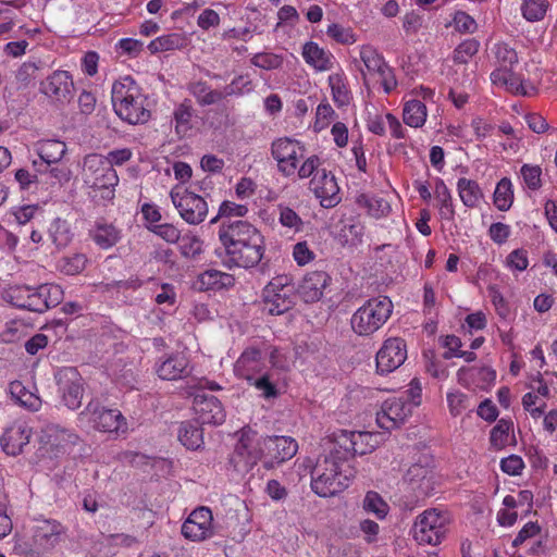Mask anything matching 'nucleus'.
I'll use <instances>...</instances> for the list:
<instances>
[{
    "mask_svg": "<svg viewBox=\"0 0 557 557\" xmlns=\"http://www.w3.org/2000/svg\"><path fill=\"white\" fill-rule=\"evenodd\" d=\"M218 237L221 247L216 249V253L228 269L255 268L264 256V237L247 221L224 220L219 227Z\"/></svg>",
    "mask_w": 557,
    "mask_h": 557,
    "instance_id": "obj_1",
    "label": "nucleus"
},
{
    "mask_svg": "<svg viewBox=\"0 0 557 557\" xmlns=\"http://www.w3.org/2000/svg\"><path fill=\"white\" fill-rule=\"evenodd\" d=\"M335 447L329 446L327 453L319 456L311 470V488L320 497H331L349 486L356 470Z\"/></svg>",
    "mask_w": 557,
    "mask_h": 557,
    "instance_id": "obj_2",
    "label": "nucleus"
},
{
    "mask_svg": "<svg viewBox=\"0 0 557 557\" xmlns=\"http://www.w3.org/2000/svg\"><path fill=\"white\" fill-rule=\"evenodd\" d=\"M111 94L114 112L121 120L131 125L145 124L150 120L147 97L131 76L116 81Z\"/></svg>",
    "mask_w": 557,
    "mask_h": 557,
    "instance_id": "obj_3",
    "label": "nucleus"
},
{
    "mask_svg": "<svg viewBox=\"0 0 557 557\" xmlns=\"http://www.w3.org/2000/svg\"><path fill=\"white\" fill-rule=\"evenodd\" d=\"M82 177L85 186L92 189L94 198L106 202L113 200L119 176L112 164L103 156L91 153L84 158Z\"/></svg>",
    "mask_w": 557,
    "mask_h": 557,
    "instance_id": "obj_4",
    "label": "nucleus"
},
{
    "mask_svg": "<svg viewBox=\"0 0 557 557\" xmlns=\"http://www.w3.org/2000/svg\"><path fill=\"white\" fill-rule=\"evenodd\" d=\"M63 297L59 285H15L8 289L7 298L16 308L42 313L58 306Z\"/></svg>",
    "mask_w": 557,
    "mask_h": 557,
    "instance_id": "obj_5",
    "label": "nucleus"
},
{
    "mask_svg": "<svg viewBox=\"0 0 557 557\" xmlns=\"http://www.w3.org/2000/svg\"><path fill=\"white\" fill-rule=\"evenodd\" d=\"M393 308L392 300L386 296L370 298L351 315L352 331L359 336L374 334L391 318Z\"/></svg>",
    "mask_w": 557,
    "mask_h": 557,
    "instance_id": "obj_6",
    "label": "nucleus"
},
{
    "mask_svg": "<svg viewBox=\"0 0 557 557\" xmlns=\"http://www.w3.org/2000/svg\"><path fill=\"white\" fill-rule=\"evenodd\" d=\"M260 460H264L262 436L250 428L238 432V440L230 457V463L238 472L250 471Z\"/></svg>",
    "mask_w": 557,
    "mask_h": 557,
    "instance_id": "obj_7",
    "label": "nucleus"
},
{
    "mask_svg": "<svg viewBox=\"0 0 557 557\" xmlns=\"http://www.w3.org/2000/svg\"><path fill=\"white\" fill-rule=\"evenodd\" d=\"M449 522L448 512L428 509L416 519L413 539L421 545H438L446 536Z\"/></svg>",
    "mask_w": 557,
    "mask_h": 557,
    "instance_id": "obj_8",
    "label": "nucleus"
},
{
    "mask_svg": "<svg viewBox=\"0 0 557 557\" xmlns=\"http://www.w3.org/2000/svg\"><path fill=\"white\" fill-rule=\"evenodd\" d=\"M296 287L287 275L273 277L263 288L264 309L272 315L287 312L295 305Z\"/></svg>",
    "mask_w": 557,
    "mask_h": 557,
    "instance_id": "obj_9",
    "label": "nucleus"
},
{
    "mask_svg": "<svg viewBox=\"0 0 557 557\" xmlns=\"http://www.w3.org/2000/svg\"><path fill=\"white\" fill-rule=\"evenodd\" d=\"M85 418L95 430L100 432L125 433L127 431V422L121 411L106 408L97 399H91L78 414L79 420Z\"/></svg>",
    "mask_w": 557,
    "mask_h": 557,
    "instance_id": "obj_10",
    "label": "nucleus"
},
{
    "mask_svg": "<svg viewBox=\"0 0 557 557\" xmlns=\"http://www.w3.org/2000/svg\"><path fill=\"white\" fill-rule=\"evenodd\" d=\"M372 440L373 435L369 432L339 430L332 434L327 443L337 449L343 459L350 462L356 455H366L375 448Z\"/></svg>",
    "mask_w": 557,
    "mask_h": 557,
    "instance_id": "obj_11",
    "label": "nucleus"
},
{
    "mask_svg": "<svg viewBox=\"0 0 557 557\" xmlns=\"http://www.w3.org/2000/svg\"><path fill=\"white\" fill-rule=\"evenodd\" d=\"M170 197L180 216L190 225H198L208 215L206 200L186 188L175 187L171 190Z\"/></svg>",
    "mask_w": 557,
    "mask_h": 557,
    "instance_id": "obj_12",
    "label": "nucleus"
},
{
    "mask_svg": "<svg viewBox=\"0 0 557 557\" xmlns=\"http://www.w3.org/2000/svg\"><path fill=\"white\" fill-rule=\"evenodd\" d=\"M58 393L64 406L77 410L85 393L84 379L74 367H63L54 373Z\"/></svg>",
    "mask_w": 557,
    "mask_h": 557,
    "instance_id": "obj_13",
    "label": "nucleus"
},
{
    "mask_svg": "<svg viewBox=\"0 0 557 557\" xmlns=\"http://www.w3.org/2000/svg\"><path fill=\"white\" fill-rule=\"evenodd\" d=\"M271 154L277 162L278 172L289 177L296 174L299 161L305 158V147L298 140L282 137L272 143Z\"/></svg>",
    "mask_w": 557,
    "mask_h": 557,
    "instance_id": "obj_14",
    "label": "nucleus"
},
{
    "mask_svg": "<svg viewBox=\"0 0 557 557\" xmlns=\"http://www.w3.org/2000/svg\"><path fill=\"white\" fill-rule=\"evenodd\" d=\"M262 442L264 449L263 466L267 469H272L292 459L298 450V443L290 436H262Z\"/></svg>",
    "mask_w": 557,
    "mask_h": 557,
    "instance_id": "obj_15",
    "label": "nucleus"
},
{
    "mask_svg": "<svg viewBox=\"0 0 557 557\" xmlns=\"http://www.w3.org/2000/svg\"><path fill=\"white\" fill-rule=\"evenodd\" d=\"M412 413V405L404 397H391L386 399L376 413L377 425L392 431L399 428Z\"/></svg>",
    "mask_w": 557,
    "mask_h": 557,
    "instance_id": "obj_16",
    "label": "nucleus"
},
{
    "mask_svg": "<svg viewBox=\"0 0 557 557\" xmlns=\"http://www.w3.org/2000/svg\"><path fill=\"white\" fill-rule=\"evenodd\" d=\"M407 359V345L400 337L387 338L376 352V371L384 375L398 369Z\"/></svg>",
    "mask_w": 557,
    "mask_h": 557,
    "instance_id": "obj_17",
    "label": "nucleus"
},
{
    "mask_svg": "<svg viewBox=\"0 0 557 557\" xmlns=\"http://www.w3.org/2000/svg\"><path fill=\"white\" fill-rule=\"evenodd\" d=\"M309 189L323 208H334L341 202L339 187L335 176L325 169L318 171L309 183Z\"/></svg>",
    "mask_w": 557,
    "mask_h": 557,
    "instance_id": "obj_18",
    "label": "nucleus"
},
{
    "mask_svg": "<svg viewBox=\"0 0 557 557\" xmlns=\"http://www.w3.org/2000/svg\"><path fill=\"white\" fill-rule=\"evenodd\" d=\"M193 408L197 423L220 425L225 421V410L221 401L213 395L197 393Z\"/></svg>",
    "mask_w": 557,
    "mask_h": 557,
    "instance_id": "obj_19",
    "label": "nucleus"
},
{
    "mask_svg": "<svg viewBox=\"0 0 557 557\" xmlns=\"http://www.w3.org/2000/svg\"><path fill=\"white\" fill-rule=\"evenodd\" d=\"M212 512L207 507L191 511L182 525V534L191 541H205L213 535Z\"/></svg>",
    "mask_w": 557,
    "mask_h": 557,
    "instance_id": "obj_20",
    "label": "nucleus"
},
{
    "mask_svg": "<svg viewBox=\"0 0 557 557\" xmlns=\"http://www.w3.org/2000/svg\"><path fill=\"white\" fill-rule=\"evenodd\" d=\"M34 546L49 550L58 545L65 536V528L57 520H38L32 529Z\"/></svg>",
    "mask_w": 557,
    "mask_h": 557,
    "instance_id": "obj_21",
    "label": "nucleus"
},
{
    "mask_svg": "<svg viewBox=\"0 0 557 557\" xmlns=\"http://www.w3.org/2000/svg\"><path fill=\"white\" fill-rule=\"evenodd\" d=\"M74 82L67 71L57 70L40 83V91L48 98L65 102L73 96Z\"/></svg>",
    "mask_w": 557,
    "mask_h": 557,
    "instance_id": "obj_22",
    "label": "nucleus"
},
{
    "mask_svg": "<svg viewBox=\"0 0 557 557\" xmlns=\"http://www.w3.org/2000/svg\"><path fill=\"white\" fill-rule=\"evenodd\" d=\"M32 429L25 422H14L8 426L0 437V445L5 454L16 456L29 443Z\"/></svg>",
    "mask_w": 557,
    "mask_h": 557,
    "instance_id": "obj_23",
    "label": "nucleus"
},
{
    "mask_svg": "<svg viewBox=\"0 0 557 557\" xmlns=\"http://www.w3.org/2000/svg\"><path fill=\"white\" fill-rule=\"evenodd\" d=\"M264 368L262 351L256 347L246 348L234 364L236 376L252 382Z\"/></svg>",
    "mask_w": 557,
    "mask_h": 557,
    "instance_id": "obj_24",
    "label": "nucleus"
},
{
    "mask_svg": "<svg viewBox=\"0 0 557 557\" xmlns=\"http://www.w3.org/2000/svg\"><path fill=\"white\" fill-rule=\"evenodd\" d=\"M330 282L331 277L326 272L312 271L305 275L296 290L305 302H315L322 298Z\"/></svg>",
    "mask_w": 557,
    "mask_h": 557,
    "instance_id": "obj_25",
    "label": "nucleus"
},
{
    "mask_svg": "<svg viewBox=\"0 0 557 557\" xmlns=\"http://www.w3.org/2000/svg\"><path fill=\"white\" fill-rule=\"evenodd\" d=\"M188 363L185 355L173 354L156 363V372L162 380H181L189 374Z\"/></svg>",
    "mask_w": 557,
    "mask_h": 557,
    "instance_id": "obj_26",
    "label": "nucleus"
},
{
    "mask_svg": "<svg viewBox=\"0 0 557 557\" xmlns=\"http://www.w3.org/2000/svg\"><path fill=\"white\" fill-rule=\"evenodd\" d=\"M301 54L306 63L318 72L330 71L335 63L334 55L314 41H307L302 46Z\"/></svg>",
    "mask_w": 557,
    "mask_h": 557,
    "instance_id": "obj_27",
    "label": "nucleus"
},
{
    "mask_svg": "<svg viewBox=\"0 0 557 557\" xmlns=\"http://www.w3.org/2000/svg\"><path fill=\"white\" fill-rule=\"evenodd\" d=\"M89 236L101 249H109L116 245L122 237V231L113 223L106 220H97L89 231Z\"/></svg>",
    "mask_w": 557,
    "mask_h": 557,
    "instance_id": "obj_28",
    "label": "nucleus"
},
{
    "mask_svg": "<svg viewBox=\"0 0 557 557\" xmlns=\"http://www.w3.org/2000/svg\"><path fill=\"white\" fill-rule=\"evenodd\" d=\"M42 438L47 444L57 448H65L69 445H75L78 442V435L59 424L50 423L42 430Z\"/></svg>",
    "mask_w": 557,
    "mask_h": 557,
    "instance_id": "obj_29",
    "label": "nucleus"
},
{
    "mask_svg": "<svg viewBox=\"0 0 557 557\" xmlns=\"http://www.w3.org/2000/svg\"><path fill=\"white\" fill-rule=\"evenodd\" d=\"M234 277L228 273L210 269L198 275L197 284L200 290L221 289L233 285Z\"/></svg>",
    "mask_w": 557,
    "mask_h": 557,
    "instance_id": "obj_30",
    "label": "nucleus"
},
{
    "mask_svg": "<svg viewBox=\"0 0 557 557\" xmlns=\"http://www.w3.org/2000/svg\"><path fill=\"white\" fill-rule=\"evenodd\" d=\"M37 153L40 160L49 168L53 163H58L66 152V145L57 139L41 140L37 144Z\"/></svg>",
    "mask_w": 557,
    "mask_h": 557,
    "instance_id": "obj_31",
    "label": "nucleus"
},
{
    "mask_svg": "<svg viewBox=\"0 0 557 557\" xmlns=\"http://www.w3.org/2000/svg\"><path fill=\"white\" fill-rule=\"evenodd\" d=\"M428 117L426 106L418 100L411 99L405 102L403 109V120L410 127H422Z\"/></svg>",
    "mask_w": 557,
    "mask_h": 557,
    "instance_id": "obj_32",
    "label": "nucleus"
},
{
    "mask_svg": "<svg viewBox=\"0 0 557 557\" xmlns=\"http://www.w3.org/2000/svg\"><path fill=\"white\" fill-rule=\"evenodd\" d=\"M329 86L332 99L337 107L348 106L351 100V92L348 88L347 78L343 72L333 73L329 76Z\"/></svg>",
    "mask_w": 557,
    "mask_h": 557,
    "instance_id": "obj_33",
    "label": "nucleus"
},
{
    "mask_svg": "<svg viewBox=\"0 0 557 557\" xmlns=\"http://www.w3.org/2000/svg\"><path fill=\"white\" fill-rule=\"evenodd\" d=\"M457 189L462 203L468 208H475L483 199V191L479 184L466 177L457 182Z\"/></svg>",
    "mask_w": 557,
    "mask_h": 557,
    "instance_id": "obj_34",
    "label": "nucleus"
},
{
    "mask_svg": "<svg viewBox=\"0 0 557 557\" xmlns=\"http://www.w3.org/2000/svg\"><path fill=\"white\" fill-rule=\"evenodd\" d=\"M178 440L187 448L196 450L203 445V433L197 422H182L178 429Z\"/></svg>",
    "mask_w": 557,
    "mask_h": 557,
    "instance_id": "obj_35",
    "label": "nucleus"
},
{
    "mask_svg": "<svg viewBox=\"0 0 557 557\" xmlns=\"http://www.w3.org/2000/svg\"><path fill=\"white\" fill-rule=\"evenodd\" d=\"M435 198L438 202L437 207L441 219L453 221L455 219L453 197L443 180H437L435 184Z\"/></svg>",
    "mask_w": 557,
    "mask_h": 557,
    "instance_id": "obj_36",
    "label": "nucleus"
},
{
    "mask_svg": "<svg viewBox=\"0 0 557 557\" xmlns=\"http://www.w3.org/2000/svg\"><path fill=\"white\" fill-rule=\"evenodd\" d=\"M188 90L201 106L214 104L225 98L221 90H213L206 82L201 81L190 83Z\"/></svg>",
    "mask_w": 557,
    "mask_h": 557,
    "instance_id": "obj_37",
    "label": "nucleus"
},
{
    "mask_svg": "<svg viewBox=\"0 0 557 557\" xmlns=\"http://www.w3.org/2000/svg\"><path fill=\"white\" fill-rule=\"evenodd\" d=\"M48 235L58 248L66 247L73 237L70 225L65 220L55 218L49 225Z\"/></svg>",
    "mask_w": 557,
    "mask_h": 557,
    "instance_id": "obj_38",
    "label": "nucleus"
},
{
    "mask_svg": "<svg viewBox=\"0 0 557 557\" xmlns=\"http://www.w3.org/2000/svg\"><path fill=\"white\" fill-rule=\"evenodd\" d=\"M175 121V131L180 136H185L191 128V119L194 109L189 100L180 103L173 112Z\"/></svg>",
    "mask_w": 557,
    "mask_h": 557,
    "instance_id": "obj_39",
    "label": "nucleus"
},
{
    "mask_svg": "<svg viewBox=\"0 0 557 557\" xmlns=\"http://www.w3.org/2000/svg\"><path fill=\"white\" fill-rule=\"evenodd\" d=\"M185 38L177 33H171L151 40L148 50L154 54L158 52L180 49L184 46Z\"/></svg>",
    "mask_w": 557,
    "mask_h": 557,
    "instance_id": "obj_40",
    "label": "nucleus"
},
{
    "mask_svg": "<svg viewBox=\"0 0 557 557\" xmlns=\"http://www.w3.org/2000/svg\"><path fill=\"white\" fill-rule=\"evenodd\" d=\"M367 71L371 74H379L387 65L384 57L371 45H363L359 52Z\"/></svg>",
    "mask_w": 557,
    "mask_h": 557,
    "instance_id": "obj_41",
    "label": "nucleus"
},
{
    "mask_svg": "<svg viewBox=\"0 0 557 557\" xmlns=\"http://www.w3.org/2000/svg\"><path fill=\"white\" fill-rule=\"evenodd\" d=\"M362 508L368 513L374 515L377 519H384L389 511L388 504L374 491L367 492L362 502Z\"/></svg>",
    "mask_w": 557,
    "mask_h": 557,
    "instance_id": "obj_42",
    "label": "nucleus"
},
{
    "mask_svg": "<svg viewBox=\"0 0 557 557\" xmlns=\"http://www.w3.org/2000/svg\"><path fill=\"white\" fill-rule=\"evenodd\" d=\"M513 201V190L511 181L507 177L502 178L494 191V205L500 211H507Z\"/></svg>",
    "mask_w": 557,
    "mask_h": 557,
    "instance_id": "obj_43",
    "label": "nucleus"
},
{
    "mask_svg": "<svg viewBox=\"0 0 557 557\" xmlns=\"http://www.w3.org/2000/svg\"><path fill=\"white\" fill-rule=\"evenodd\" d=\"M548 7V0H523L520 10L528 22H539L544 18Z\"/></svg>",
    "mask_w": 557,
    "mask_h": 557,
    "instance_id": "obj_44",
    "label": "nucleus"
},
{
    "mask_svg": "<svg viewBox=\"0 0 557 557\" xmlns=\"http://www.w3.org/2000/svg\"><path fill=\"white\" fill-rule=\"evenodd\" d=\"M278 222L280 224L293 231L294 233L304 230V221L300 215L290 207L280 203L277 205Z\"/></svg>",
    "mask_w": 557,
    "mask_h": 557,
    "instance_id": "obj_45",
    "label": "nucleus"
},
{
    "mask_svg": "<svg viewBox=\"0 0 557 557\" xmlns=\"http://www.w3.org/2000/svg\"><path fill=\"white\" fill-rule=\"evenodd\" d=\"M512 426L513 424L510 420L500 419L492 429L490 443L495 449H503L507 446Z\"/></svg>",
    "mask_w": 557,
    "mask_h": 557,
    "instance_id": "obj_46",
    "label": "nucleus"
},
{
    "mask_svg": "<svg viewBox=\"0 0 557 557\" xmlns=\"http://www.w3.org/2000/svg\"><path fill=\"white\" fill-rule=\"evenodd\" d=\"M358 202L363 205L368 209V213L375 219L386 216L391 212V205L382 197H367L362 195Z\"/></svg>",
    "mask_w": 557,
    "mask_h": 557,
    "instance_id": "obj_47",
    "label": "nucleus"
},
{
    "mask_svg": "<svg viewBox=\"0 0 557 557\" xmlns=\"http://www.w3.org/2000/svg\"><path fill=\"white\" fill-rule=\"evenodd\" d=\"M250 63L265 71H274L283 66L284 55L273 52H258L251 57Z\"/></svg>",
    "mask_w": 557,
    "mask_h": 557,
    "instance_id": "obj_48",
    "label": "nucleus"
},
{
    "mask_svg": "<svg viewBox=\"0 0 557 557\" xmlns=\"http://www.w3.org/2000/svg\"><path fill=\"white\" fill-rule=\"evenodd\" d=\"M87 263V258L83 253H73L61 258L58 262L59 270L66 275H76L81 273Z\"/></svg>",
    "mask_w": 557,
    "mask_h": 557,
    "instance_id": "obj_49",
    "label": "nucleus"
},
{
    "mask_svg": "<svg viewBox=\"0 0 557 557\" xmlns=\"http://www.w3.org/2000/svg\"><path fill=\"white\" fill-rule=\"evenodd\" d=\"M480 42L474 38H469L460 42L454 50L453 60L458 64H466L478 53Z\"/></svg>",
    "mask_w": 557,
    "mask_h": 557,
    "instance_id": "obj_50",
    "label": "nucleus"
},
{
    "mask_svg": "<svg viewBox=\"0 0 557 557\" xmlns=\"http://www.w3.org/2000/svg\"><path fill=\"white\" fill-rule=\"evenodd\" d=\"M178 248L183 257L194 259L202 252V240L194 234H185L178 240Z\"/></svg>",
    "mask_w": 557,
    "mask_h": 557,
    "instance_id": "obj_51",
    "label": "nucleus"
},
{
    "mask_svg": "<svg viewBox=\"0 0 557 557\" xmlns=\"http://www.w3.org/2000/svg\"><path fill=\"white\" fill-rule=\"evenodd\" d=\"M499 66L511 69L518 63V54L513 48L506 42H498L492 49Z\"/></svg>",
    "mask_w": 557,
    "mask_h": 557,
    "instance_id": "obj_52",
    "label": "nucleus"
},
{
    "mask_svg": "<svg viewBox=\"0 0 557 557\" xmlns=\"http://www.w3.org/2000/svg\"><path fill=\"white\" fill-rule=\"evenodd\" d=\"M326 34L333 40L342 45H351L357 41L356 35L350 27L333 23L327 26Z\"/></svg>",
    "mask_w": 557,
    "mask_h": 557,
    "instance_id": "obj_53",
    "label": "nucleus"
},
{
    "mask_svg": "<svg viewBox=\"0 0 557 557\" xmlns=\"http://www.w3.org/2000/svg\"><path fill=\"white\" fill-rule=\"evenodd\" d=\"M520 175L525 186L531 190H537L542 186V169L540 165L523 164Z\"/></svg>",
    "mask_w": 557,
    "mask_h": 557,
    "instance_id": "obj_54",
    "label": "nucleus"
},
{
    "mask_svg": "<svg viewBox=\"0 0 557 557\" xmlns=\"http://www.w3.org/2000/svg\"><path fill=\"white\" fill-rule=\"evenodd\" d=\"M248 383L255 386L264 398L276 397L278 394L276 385L272 380V374L269 372L261 373L259 376H256L252 382Z\"/></svg>",
    "mask_w": 557,
    "mask_h": 557,
    "instance_id": "obj_55",
    "label": "nucleus"
},
{
    "mask_svg": "<svg viewBox=\"0 0 557 557\" xmlns=\"http://www.w3.org/2000/svg\"><path fill=\"white\" fill-rule=\"evenodd\" d=\"M41 61H27L24 62L16 71V79L23 86L29 85L37 78L38 71L41 69Z\"/></svg>",
    "mask_w": 557,
    "mask_h": 557,
    "instance_id": "obj_56",
    "label": "nucleus"
},
{
    "mask_svg": "<svg viewBox=\"0 0 557 557\" xmlns=\"http://www.w3.org/2000/svg\"><path fill=\"white\" fill-rule=\"evenodd\" d=\"M248 208L245 205L235 203L233 201L225 200L219 208V213L214 216L210 223L214 224L221 218H243L247 214Z\"/></svg>",
    "mask_w": 557,
    "mask_h": 557,
    "instance_id": "obj_57",
    "label": "nucleus"
},
{
    "mask_svg": "<svg viewBox=\"0 0 557 557\" xmlns=\"http://www.w3.org/2000/svg\"><path fill=\"white\" fill-rule=\"evenodd\" d=\"M447 403L449 412L457 417L470 407V398L468 395L455 391L447 394Z\"/></svg>",
    "mask_w": 557,
    "mask_h": 557,
    "instance_id": "obj_58",
    "label": "nucleus"
},
{
    "mask_svg": "<svg viewBox=\"0 0 557 557\" xmlns=\"http://www.w3.org/2000/svg\"><path fill=\"white\" fill-rule=\"evenodd\" d=\"M148 230L169 244H176L181 239L180 230L170 223L150 225Z\"/></svg>",
    "mask_w": 557,
    "mask_h": 557,
    "instance_id": "obj_59",
    "label": "nucleus"
},
{
    "mask_svg": "<svg viewBox=\"0 0 557 557\" xmlns=\"http://www.w3.org/2000/svg\"><path fill=\"white\" fill-rule=\"evenodd\" d=\"M335 116V111L327 101L321 102L315 112L314 129L322 131L330 125Z\"/></svg>",
    "mask_w": 557,
    "mask_h": 557,
    "instance_id": "obj_60",
    "label": "nucleus"
},
{
    "mask_svg": "<svg viewBox=\"0 0 557 557\" xmlns=\"http://www.w3.org/2000/svg\"><path fill=\"white\" fill-rule=\"evenodd\" d=\"M507 81L504 88L516 95L532 96L536 91L532 84H524L512 71Z\"/></svg>",
    "mask_w": 557,
    "mask_h": 557,
    "instance_id": "obj_61",
    "label": "nucleus"
},
{
    "mask_svg": "<svg viewBox=\"0 0 557 557\" xmlns=\"http://www.w3.org/2000/svg\"><path fill=\"white\" fill-rule=\"evenodd\" d=\"M454 27L460 33L473 34L478 24L475 20L465 11H457L453 18Z\"/></svg>",
    "mask_w": 557,
    "mask_h": 557,
    "instance_id": "obj_62",
    "label": "nucleus"
},
{
    "mask_svg": "<svg viewBox=\"0 0 557 557\" xmlns=\"http://www.w3.org/2000/svg\"><path fill=\"white\" fill-rule=\"evenodd\" d=\"M251 89V81L247 75H239L235 77L221 94L225 95V98L228 96H238L245 91H249Z\"/></svg>",
    "mask_w": 557,
    "mask_h": 557,
    "instance_id": "obj_63",
    "label": "nucleus"
},
{
    "mask_svg": "<svg viewBox=\"0 0 557 557\" xmlns=\"http://www.w3.org/2000/svg\"><path fill=\"white\" fill-rule=\"evenodd\" d=\"M500 469L508 475H520L525 467L523 459L518 455H509L500 460Z\"/></svg>",
    "mask_w": 557,
    "mask_h": 557,
    "instance_id": "obj_64",
    "label": "nucleus"
}]
</instances>
